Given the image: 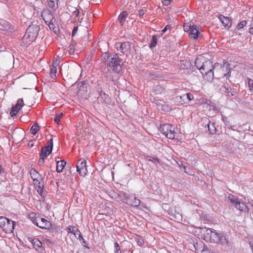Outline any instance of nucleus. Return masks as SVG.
Instances as JSON below:
<instances>
[{
    "instance_id": "obj_64",
    "label": "nucleus",
    "mask_w": 253,
    "mask_h": 253,
    "mask_svg": "<svg viewBox=\"0 0 253 253\" xmlns=\"http://www.w3.org/2000/svg\"><path fill=\"white\" fill-rule=\"evenodd\" d=\"M115 253H122V252H121V251H119L118 252H115Z\"/></svg>"
},
{
    "instance_id": "obj_48",
    "label": "nucleus",
    "mask_w": 253,
    "mask_h": 253,
    "mask_svg": "<svg viewBox=\"0 0 253 253\" xmlns=\"http://www.w3.org/2000/svg\"><path fill=\"white\" fill-rule=\"evenodd\" d=\"M73 10L72 11V13L73 15H74L76 17H78L80 13L79 10L76 7H74L73 8Z\"/></svg>"
},
{
    "instance_id": "obj_63",
    "label": "nucleus",
    "mask_w": 253,
    "mask_h": 253,
    "mask_svg": "<svg viewBox=\"0 0 253 253\" xmlns=\"http://www.w3.org/2000/svg\"><path fill=\"white\" fill-rule=\"evenodd\" d=\"M251 27H253V20L252 21V23L251 24Z\"/></svg>"
},
{
    "instance_id": "obj_36",
    "label": "nucleus",
    "mask_w": 253,
    "mask_h": 253,
    "mask_svg": "<svg viewBox=\"0 0 253 253\" xmlns=\"http://www.w3.org/2000/svg\"><path fill=\"white\" fill-rule=\"evenodd\" d=\"M30 175L32 179L41 176L42 175L39 173L38 171H36L35 169H32L30 170Z\"/></svg>"
},
{
    "instance_id": "obj_47",
    "label": "nucleus",
    "mask_w": 253,
    "mask_h": 253,
    "mask_svg": "<svg viewBox=\"0 0 253 253\" xmlns=\"http://www.w3.org/2000/svg\"><path fill=\"white\" fill-rule=\"evenodd\" d=\"M18 112V111L17 110H16V109H15V108L12 107V108L10 111L9 115L11 117H13L14 116H15L17 114Z\"/></svg>"
},
{
    "instance_id": "obj_21",
    "label": "nucleus",
    "mask_w": 253,
    "mask_h": 253,
    "mask_svg": "<svg viewBox=\"0 0 253 253\" xmlns=\"http://www.w3.org/2000/svg\"><path fill=\"white\" fill-rule=\"evenodd\" d=\"M220 89L223 92L227 93L228 96H234L236 95V91L232 89L230 87L226 86L225 84L222 85Z\"/></svg>"
},
{
    "instance_id": "obj_53",
    "label": "nucleus",
    "mask_w": 253,
    "mask_h": 253,
    "mask_svg": "<svg viewBox=\"0 0 253 253\" xmlns=\"http://www.w3.org/2000/svg\"><path fill=\"white\" fill-rule=\"evenodd\" d=\"M181 66H182V65H184V66H186L187 68H188V66H189L190 65V63L187 61H181Z\"/></svg>"
},
{
    "instance_id": "obj_45",
    "label": "nucleus",
    "mask_w": 253,
    "mask_h": 253,
    "mask_svg": "<svg viewBox=\"0 0 253 253\" xmlns=\"http://www.w3.org/2000/svg\"><path fill=\"white\" fill-rule=\"evenodd\" d=\"M248 85L250 88V89L251 91L253 92V80L251 79H248Z\"/></svg>"
},
{
    "instance_id": "obj_49",
    "label": "nucleus",
    "mask_w": 253,
    "mask_h": 253,
    "mask_svg": "<svg viewBox=\"0 0 253 253\" xmlns=\"http://www.w3.org/2000/svg\"><path fill=\"white\" fill-rule=\"evenodd\" d=\"M146 12V10H144L143 9H140L138 11V15L140 17H142L144 15Z\"/></svg>"
},
{
    "instance_id": "obj_6",
    "label": "nucleus",
    "mask_w": 253,
    "mask_h": 253,
    "mask_svg": "<svg viewBox=\"0 0 253 253\" xmlns=\"http://www.w3.org/2000/svg\"><path fill=\"white\" fill-rule=\"evenodd\" d=\"M122 59L117 54H113L108 66L115 72L119 73L122 69Z\"/></svg>"
},
{
    "instance_id": "obj_8",
    "label": "nucleus",
    "mask_w": 253,
    "mask_h": 253,
    "mask_svg": "<svg viewBox=\"0 0 253 253\" xmlns=\"http://www.w3.org/2000/svg\"><path fill=\"white\" fill-rule=\"evenodd\" d=\"M36 225L42 229L48 230L53 229L55 227L54 225L52 224L50 221L44 218L41 217L40 216H38V222Z\"/></svg>"
},
{
    "instance_id": "obj_28",
    "label": "nucleus",
    "mask_w": 253,
    "mask_h": 253,
    "mask_svg": "<svg viewBox=\"0 0 253 253\" xmlns=\"http://www.w3.org/2000/svg\"><path fill=\"white\" fill-rule=\"evenodd\" d=\"M113 54H108L105 53L102 55V59L106 63L107 65L109 63L111 60V58L112 57Z\"/></svg>"
},
{
    "instance_id": "obj_26",
    "label": "nucleus",
    "mask_w": 253,
    "mask_h": 253,
    "mask_svg": "<svg viewBox=\"0 0 253 253\" xmlns=\"http://www.w3.org/2000/svg\"><path fill=\"white\" fill-rule=\"evenodd\" d=\"M128 16V13L126 11H123L119 15L118 17V20L121 25H124L126 17Z\"/></svg>"
},
{
    "instance_id": "obj_60",
    "label": "nucleus",
    "mask_w": 253,
    "mask_h": 253,
    "mask_svg": "<svg viewBox=\"0 0 253 253\" xmlns=\"http://www.w3.org/2000/svg\"><path fill=\"white\" fill-rule=\"evenodd\" d=\"M183 168H184V171H185V173H187V174H189V175H192V174L191 173V172H188V171H186V168H185V166H183Z\"/></svg>"
},
{
    "instance_id": "obj_29",
    "label": "nucleus",
    "mask_w": 253,
    "mask_h": 253,
    "mask_svg": "<svg viewBox=\"0 0 253 253\" xmlns=\"http://www.w3.org/2000/svg\"><path fill=\"white\" fill-rule=\"evenodd\" d=\"M145 160L146 161L152 162L156 166L160 164V161L157 158H154L150 156H146L145 157Z\"/></svg>"
},
{
    "instance_id": "obj_22",
    "label": "nucleus",
    "mask_w": 253,
    "mask_h": 253,
    "mask_svg": "<svg viewBox=\"0 0 253 253\" xmlns=\"http://www.w3.org/2000/svg\"><path fill=\"white\" fill-rule=\"evenodd\" d=\"M102 72L107 80L113 81L112 72L109 69L108 67L102 68Z\"/></svg>"
},
{
    "instance_id": "obj_5",
    "label": "nucleus",
    "mask_w": 253,
    "mask_h": 253,
    "mask_svg": "<svg viewBox=\"0 0 253 253\" xmlns=\"http://www.w3.org/2000/svg\"><path fill=\"white\" fill-rule=\"evenodd\" d=\"M160 131L168 138L173 139L176 132L174 131V126L169 124H166L161 125L159 128Z\"/></svg>"
},
{
    "instance_id": "obj_59",
    "label": "nucleus",
    "mask_w": 253,
    "mask_h": 253,
    "mask_svg": "<svg viewBox=\"0 0 253 253\" xmlns=\"http://www.w3.org/2000/svg\"><path fill=\"white\" fill-rule=\"evenodd\" d=\"M168 27H169V25H167V26L165 27V28H164V29L162 31V33H165V32L167 31V29H168Z\"/></svg>"
},
{
    "instance_id": "obj_24",
    "label": "nucleus",
    "mask_w": 253,
    "mask_h": 253,
    "mask_svg": "<svg viewBox=\"0 0 253 253\" xmlns=\"http://www.w3.org/2000/svg\"><path fill=\"white\" fill-rule=\"evenodd\" d=\"M66 162L64 160L58 161L56 163V171L57 172H61L65 168Z\"/></svg>"
},
{
    "instance_id": "obj_4",
    "label": "nucleus",
    "mask_w": 253,
    "mask_h": 253,
    "mask_svg": "<svg viewBox=\"0 0 253 253\" xmlns=\"http://www.w3.org/2000/svg\"><path fill=\"white\" fill-rule=\"evenodd\" d=\"M41 15L45 23L48 25L49 29L54 31L56 29V20L53 17L52 12L48 9H45L42 11Z\"/></svg>"
},
{
    "instance_id": "obj_14",
    "label": "nucleus",
    "mask_w": 253,
    "mask_h": 253,
    "mask_svg": "<svg viewBox=\"0 0 253 253\" xmlns=\"http://www.w3.org/2000/svg\"><path fill=\"white\" fill-rule=\"evenodd\" d=\"M60 61L58 59L54 60L52 62V65L50 67V76L53 79H55L56 78V73L57 67L59 66Z\"/></svg>"
},
{
    "instance_id": "obj_18",
    "label": "nucleus",
    "mask_w": 253,
    "mask_h": 253,
    "mask_svg": "<svg viewBox=\"0 0 253 253\" xmlns=\"http://www.w3.org/2000/svg\"><path fill=\"white\" fill-rule=\"evenodd\" d=\"M218 18L221 23H222V26L225 29H229V28L231 26V20L229 18L225 17L222 15H220L218 17Z\"/></svg>"
},
{
    "instance_id": "obj_13",
    "label": "nucleus",
    "mask_w": 253,
    "mask_h": 253,
    "mask_svg": "<svg viewBox=\"0 0 253 253\" xmlns=\"http://www.w3.org/2000/svg\"><path fill=\"white\" fill-rule=\"evenodd\" d=\"M216 243L221 245L224 249L229 248L231 245L228 237L223 233H220L219 236V242Z\"/></svg>"
},
{
    "instance_id": "obj_20",
    "label": "nucleus",
    "mask_w": 253,
    "mask_h": 253,
    "mask_svg": "<svg viewBox=\"0 0 253 253\" xmlns=\"http://www.w3.org/2000/svg\"><path fill=\"white\" fill-rule=\"evenodd\" d=\"M189 34L191 38L197 39L199 34L198 28L196 25L190 26L189 27Z\"/></svg>"
},
{
    "instance_id": "obj_27",
    "label": "nucleus",
    "mask_w": 253,
    "mask_h": 253,
    "mask_svg": "<svg viewBox=\"0 0 253 253\" xmlns=\"http://www.w3.org/2000/svg\"><path fill=\"white\" fill-rule=\"evenodd\" d=\"M24 103L23 99L20 98L18 99L15 105L13 106L12 107L15 108V109L17 110L19 112V111L21 109V108L24 106Z\"/></svg>"
},
{
    "instance_id": "obj_17",
    "label": "nucleus",
    "mask_w": 253,
    "mask_h": 253,
    "mask_svg": "<svg viewBox=\"0 0 253 253\" xmlns=\"http://www.w3.org/2000/svg\"><path fill=\"white\" fill-rule=\"evenodd\" d=\"M33 180L34 182V185L36 187L38 193L41 195L42 192V189L43 187V184L41 183L42 180V176H41L35 178L33 179Z\"/></svg>"
},
{
    "instance_id": "obj_34",
    "label": "nucleus",
    "mask_w": 253,
    "mask_h": 253,
    "mask_svg": "<svg viewBox=\"0 0 253 253\" xmlns=\"http://www.w3.org/2000/svg\"><path fill=\"white\" fill-rule=\"evenodd\" d=\"M29 217L32 221V222L35 225H36L38 222V216L35 212H32L29 215Z\"/></svg>"
},
{
    "instance_id": "obj_52",
    "label": "nucleus",
    "mask_w": 253,
    "mask_h": 253,
    "mask_svg": "<svg viewBox=\"0 0 253 253\" xmlns=\"http://www.w3.org/2000/svg\"><path fill=\"white\" fill-rule=\"evenodd\" d=\"M186 96H187V99L189 101L192 100L194 99L193 95L191 94V93H186Z\"/></svg>"
},
{
    "instance_id": "obj_51",
    "label": "nucleus",
    "mask_w": 253,
    "mask_h": 253,
    "mask_svg": "<svg viewBox=\"0 0 253 253\" xmlns=\"http://www.w3.org/2000/svg\"><path fill=\"white\" fill-rule=\"evenodd\" d=\"M114 248H115V252H118V251H121L119 245L117 242L115 243Z\"/></svg>"
},
{
    "instance_id": "obj_15",
    "label": "nucleus",
    "mask_w": 253,
    "mask_h": 253,
    "mask_svg": "<svg viewBox=\"0 0 253 253\" xmlns=\"http://www.w3.org/2000/svg\"><path fill=\"white\" fill-rule=\"evenodd\" d=\"M30 241L32 243L34 248L39 252L42 253L44 249L42 246V243L37 238H29Z\"/></svg>"
},
{
    "instance_id": "obj_9",
    "label": "nucleus",
    "mask_w": 253,
    "mask_h": 253,
    "mask_svg": "<svg viewBox=\"0 0 253 253\" xmlns=\"http://www.w3.org/2000/svg\"><path fill=\"white\" fill-rule=\"evenodd\" d=\"M123 194L126 198V201L124 200H122V201L127 205L133 207H138L140 205V200L136 197L132 195H126L125 193Z\"/></svg>"
},
{
    "instance_id": "obj_33",
    "label": "nucleus",
    "mask_w": 253,
    "mask_h": 253,
    "mask_svg": "<svg viewBox=\"0 0 253 253\" xmlns=\"http://www.w3.org/2000/svg\"><path fill=\"white\" fill-rule=\"evenodd\" d=\"M172 217L174 218L175 219L177 220L178 221H182V214L179 211H175L174 213H172Z\"/></svg>"
},
{
    "instance_id": "obj_54",
    "label": "nucleus",
    "mask_w": 253,
    "mask_h": 253,
    "mask_svg": "<svg viewBox=\"0 0 253 253\" xmlns=\"http://www.w3.org/2000/svg\"><path fill=\"white\" fill-rule=\"evenodd\" d=\"M172 0H162V2L165 5H169Z\"/></svg>"
},
{
    "instance_id": "obj_35",
    "label": "nucleus",
    "mask_w": 253,
    "mask_h": 253,
    "mask_svg": "<svg viewBox=\"0 0 253 253\" xmlns=\"http://www.w3.org/2000/svg\"><path fill=\"white\" fill-rule=\"evenodd\" d=\"M157 41H158V37L156 35H154L152 36V40L150 42V43L149 44V47L150 48L155 47L157 43Z\"/></svg>"
},
{
    "instance_id": "obj_2",
    "label": "nucleus",
    "mask_w": 253,
    "mask_h": 253,
    "mask_svg": "<svg viewBox=\"0 0 253 253\" xmlns=\"http://www.w3.org/2000/svg\"><path fill=\"white\" fill-rule=\"evenodd\" d=\"M214 67L210 60H206L203 62L200 69V72L204 78L208 82H211L214 77L213 71Z\"/></svg>"
},
{
    "instance_id": "obj_1",
    "label": "nucleus",
    "mask_w": 253,
    "mask_h": 253,
    "mask_svg": "<svg viewBox=\"0 0 253 253\" xmlns=\"http://www.w3.org/2000/svg\"><path fill=\"white\" fill-rule=\"evenodd\" d=\"M40 29V27L37 25H30L23 37V42L26 45L30 44L38 36Z\"/></svg>"
},
{
    "instance_id": "obj_32",
    "label": "nucleus",
    "mask_w": 253,
    "mask_h": 253,
    "mask_svg": "<svg viewBox=\"0 0 253 253\" xmlns=\"http://www.w3.org/2000/svg\"><path fill=\"white\" fill-rule=\"evenodd\" d=\"M40 129V127L37 123H35L30 129L32 134L36 135Z\"/></svg>"
},
{
    "instance_id": "obj_42",
    "label": "nucleus",
    "mask_w": 253,
    "mask_h": 253,
    "mask_svg": "<svg viewBox=\"0 0 253 253\" xmlns=\"http://www.w3.org/2000/svg\"><path fill=\"white\" fill-rule=\"evenodd\" d=\"M226 69L228 70L227 73L224 75V77H225L226 79H229L231 76V70L230 68V65L228 64L226 65Z\"/></svg>"
},
{
    "instance_id": "obj_55",
    "label": "nucleus",
    "mask_w": 253,
    "mask_h": 253,
    "mask_svg": "<svg viewBox=\"0 0 253 253\" xmlns=\"http://www.w3.org/2000/svg\"><path fill=\"white\" fill-rule=\"evenodd\" d=\"M78 27H75L73 28V31H72V37H74L76 34V33H77V32L78 31Z\"/></svg>"
},
{
    "instance_id": "obj_38",
    "label": "nucleus",
    "mask_w": 253,
    "mask_h": 253,
    "mask_svg": "<svg viewBox=\"0 0 253 253\" xmlns=\"http://www.w3.org/2000/svg\"><path fill=\"white\" fill-rule=\"evenodd\" d=\"M208 127L209 130L211 133L213 134L214 133H215L216 128L214 126V124L213 123H211L210 122H209V123L208 124Z\"/></svg>"
},
{
    "instance_id": "obj_39",
    "label": "nucleus",
    "mask_w": 253,
    "mask_h": 253,
    "mask_svg": "<svg viewBox=\"0 0 253 253\" xmlns=\"http://www.w3.org/2000/svg\"><path fill=\"white\" fill-rule=\"evenodd\" d=\"M79 239L80 241H81V244L82 245L86 248H88L89 249V248L88 247H87V242H86V241L84 240V239L83 238V237L82 236V235H81V233H80V234H79Z\"/></svg>"
},
{
    "instance_id": "obj_41",
    "label": "nucleus",
    "mask_w": 253,
    "mask_h": 253,
    "mask_svg": "<svg viewBox=\"0 0 253 253\" xmlns=\"http://www.w3.org/2000/svg\"><path fill=\"white\" fill-rule=\"evenodd\" d=\"M67 51L70 54H73L75 51V43L73 42L71 43L68 47Z\"/></svg>"
},
{
    "instance_id": "obj_61",
    "label": "nucleus",
    "mask_w": 253,
    "mask_h": 253,
    "mask_svg": "<svg viewBox=\"0 0 253 253\" xmlns=\"http://www.w3.org/2000/svg\"><path fill=\"white\" fill-rule=\"evenodd\" d=\"M249 33L253 35V27H251L250 28Z\"/></svg>"
},
{
    "instance_id": "obj_31",
    "label": "nucleus",
    "mask_w": 253,
    "mask_h": 253,
    "mask_svg": "<svg viewBox=\"0 0 253 253\" xmlns=\"http://www.w3.org/2000/svg\"><path fill=\"white\" fill-rule=\"evenodd\" d=\"M68 230L69 231V232L75 235H78L80 233L78 229L75 226H69L68 227Z\"/></svg>"
},
{
    "instance_id": "obj_46",
    "label": "nucleus",
    "mask_w": 253,
    "mask_h": 253,
    "mask_svg": "<svg viewBox=\"0 0 253 253\" xmlns=\"http://www.w3.org/2000/svg\"><path fill=\"white\" fill-rule=\"evenodd\" d=\"M201 253H211L210 250H209L207 246H206L204 244L203 246V249L201 251Z\"/></svg>"
},
{
    "instance_id": "obj_23",
    "label": "nucleus",
    "mask_w": 253,
    "mask_h": 253,
    "mask_svg": "<svg viewBox=\"0 0 253 253\" xmlns=\"http://www.w3.org/2000/svg\"><path fill=\"white\" fill-rule=\"evenodd\" d=\"M99 98L102 103L106 104H109L110 103V98L109 96L102 91L100 92Z\"/></svg>"
},
{
    "instance_id": "obj_62",
    "label": "nucleus",
    "mask_w": 253,
    "mask_h": 253,
    "mask_svg": "<svg viewBox=\"0 0 253 253\" xmlns=\"http://www.w3.org/2000/svg\"><path fill=\"white\" fill-rule=\"evenodd\" d=\"M202 103H206L207 102V99L205 98H202L201 99Z\"/></svg>"
},
{
    "instance_id": "obj_10",
    "label": "nucleus",
    "mask_w": 253,
    "mask_h": 253,
    "mask_svg": "<svg viewBox=\"0 0 253 253\" xmlns=\"http://www.w3.org/2000/svg\"><path fill=\"white\" fill-rule=\"evenodd\" d=\"M77 170L82 176H84L87 172L86 162L84 159H81L77 164Z\"/></svg>"
},
{
    "instance_id": "obj_12",
    "label": "nucleus",
    "mask_w": 253,
    "mask_h": 253,
    "mask_svg": "<svg viewBox=\"0 0 253 253\" xmlns=\"http://www.w3.org/2000/svg\"><path fill=\"white\" fill-rule=\"evenodd\" d=\"M115 47L118 51L127 54L130 48V42H117L115 44Z\"/></svg>"
},
{
    "instance_id": "obj_7",
    "label": "nucleus",
    "mask_w": 253,
    "mask_h": 253,
    "mask_svg": "<svg viewBox=\"0 0 253 253\" xmlns=\"http://www.w3.org/2000/svg\"><path fill=\"white\" fill-rule=\"evenodd\" d=\"M228 199L232 206L241 211L248 212V208L245 203L241 202L238 198L234 195H229Z\"/></svg>"
},
{
    "instance_id": "obj_30",
    "label": "nucleus",
    "mask_w": 253,
    "mask_h": 253,
    "mask_svg": "<svg viewBox=\"0 0 253 253\" xmlns=\"http://www.w3.org/2000/svg\"><path fill=\"white\" fill-rule=\"evenodd\" d=\"M48 5L53 10L55 9L57 7V0H47Z\"/></svg>"
},
{
    "instance_id": "obj_56",
    "label": "nucleus",
    "mask_w": 253,
    "mask_h": 253,
    "mask_svg": "<svg viewBox=\"0 0 253 253\" xmlns=\"http://www.w3.org/2000/svg\"><path fill=\"white\" fill-rule=\"evenodd\" d=\"M139 206L140 207V208H143V209H147V206L144 203H141L140 202V205H139Z\"/></svg>"
},
{
    "instance_id": "obj_19",
    "label": "nucleus",
    "mask_w": 253,
    "mask_h": 253,
    "mask_svg": "<svg viewBox=\"0 0 253 253\" xmlns=\"http://www.w3.org/2000/svg\"><path fill=\"white\" fill-rule=\"evenodd\" d=\"M0 30L5 31L9 33H12L13 31V28L7 21L2 19H0Z\"/></svg>"
},
{
    "instance_id": "obj_37",
    "label": "nucleus",
    "mask_w": 253,
    "mask_h": 253,
    "mask_svg": "<svg viewBox=\"0 0 253 253\" xmlns=\"http://www.w3.org/2000/svg\"><path fill=\"white\" fill-rule=\"evenodd\" d=\"M135 240L138 246H142L144 245V242L143 239H142V238L141 236L137 235L136 236V237H135Z\"/></svg>"
},
{
    "instance_id": "obj_57",
    "label": "nucleus",
    "mask_w": 253,
    "mask_h": 253,
    "mask_svg": "<svg viewBox=\"0 0 253 253\" xmlns=\"http://www.w3.org/2000/svg\"><path fill=\"white\" fill-rule=\"evenodd\" d=\"M4 173V169L2 168V166L0 165V174H3Z\"/></svg>"
},
{
    "instance_id": "obj_44",
    "label": "nucleus",
    "mask_w": 253,
    "mask_h": 253,
    "mask_svg": "<svg viewBox=\"0 0 253 253\" xmlns=\"http://www.w3.org/2000/svg\"><path fill=\"white\" fill-rule=\"evenodd\" d=\"M63 113H61L59 114H56L54 117V122L56 123L58 125H59V123L60 121L61 118L63 116Z\"/></svg>"
},
{
    "instance_id": "obj_11",
    "label": "nucleus",
    "mask_w": 253,
    "mask_h": 253,
    "mask_svg": "<svg viewBox=\"0 0 253 253\" xmlns=\"http://www.w3.org/2000/svg\"><path fill=\"white\" fill-rule=\"evenodd\" d=\"M53 145V139L51 138L48 141L47 145L42 148L40 156L45 158L48 157L52 152Z\"/></svg>"
},
{
    "instance_id": "obj_40",
    "label": "nucleus",
    "mask_w": 253,
    "mask_h": 253,
    "mask_svg": "<svg viewBox=\"0 0 253 253\" xmlns=\"http://www.w3.org/2000/svg\"><path fill=\"white\" fill-rule=\"evenodd\" d=\"M7 221L8 219L7 217L0 216V227L2 228Z\"/></svg>"
},
{
    "instance_id": "obj_58",
    "label": "nucleus",
    "mask_w": 253,
    "mask_h": 253,
    "mask_svg": "<svg viewBox=\"0 0 253 253\" xmlns=\"http://www.w3.org/2000/svg\"><path fill=\"white\" fill-rule=\"evenodd\" d=\"M43 244L46 243V244H51V242L49 239H45L43 241Z\"/></svg>"
},
{
    "instance_id": "obj_3",
    "label": "nucleus",
    "mask_w": 253,
    "mask_h": 253,
    "mask_svg": "<svg viewBox=\"0 0 253 253\" xmlns=\"http://www.w3.org/2000/svg\"><path fill=\"white\" fill-rule=\"evenodd\" d=\"M201 233H204V239L211 243H216L219 242V236L220 233H218L214 229L208 228L207 227L201 228Z\"/></svg>"
},
{
    "instance_id": "obj_25",
    "label": "nucleus",
    "mask_w": 253,
    "mask_h": 253,
    "mask_svg": "<svg viewBox=\"0 0 253 253\" xmlns=\"http://www.w3.org/2000/svg\"><path fill=\"white\" fill-rule=\"evenodd\" d=\"M206 60V59L202 56L198 57L195 62V65L196 68L200 71L201 67H202V65L203 62H204Z\"/></svg>"
},
{
    "instance_id": "obj_50",
    "label": "nucleus",
    "mask_w": 253,
    "mask_h": 253,
    "mask_svg": "<svg viewBox=\"0 0 253 253\" xmlns=\"http://www.w3.org/2000/svg\"><path fill=\"white\" fill-rule=\"evenodd\" d=\"M46 158L45 157H41L40 156V159L38 161V165L39 166H41L43 164L44 162V159H45Z\"/></svg>"
},
{
    "instance_id": "obj_43",
    "label": "nucleus",
    "mask_w": 253,
    "mask_h": 253,
    "mask_svg": "<svg viewBox=\"0 0 253 253\" xmlns=\"http://www.w3.org/2000/svg\"><path fill=\"white\" fill-rule=\"evenodd\" d=\"M247 22L246 20H243L240 22L238 24L237 26V29L238 30L243 29L247 25Z\"/></svg>"
},
{
    "instance_id": "obj_16",
    "label": "nucleus",
    "mask_w": 253,
    "mask_h": 253,
    "mask_svg": "<svg viewBox=\"0 0 253 253\" xmlns=\"http://www.w3.org/2000/svg\"><path fill=\"white\" fill-rule=\"evenodd\" d=\"M15 222L8 219L7 222H6L2 228L3 230L6 233L12 232L14 229Z\"/></svg>"
}]
</instances>
